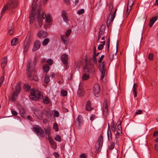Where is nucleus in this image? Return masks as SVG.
<instances>
[{
	"instance_id": "obj_57",
	"label": "nucleus",
	"mask_w": 158,
	"mask_h": 158,
	"mask_svg": "<svg viewBox=\"0 0 158 158\" xmlns=\"http://www.w3.org/2000/svg\"><path fill=\"white\" fill-rule=\"evenodd\" d=\"M11 112L13 115L15 116L17 115V112L14 110H11Z\"/></svg>"
},
{
	"instance_id": "obj_12",
	"label": "nucleus",
	"mask_w": 158,
	"mask_h": 158,
	"mask_svg": "<svg viewBox=\"0 0 158 158\" xmlns=\"http://www.w3.org/2000/svg\"><path fill=\"white\" fill-rule=\"evenodd\" d=\"M102 111L103 113L104 116L106 117L109 114L107 101L106 100H105L104 101L103 105Z\"/></svg>"
},
{
	"instance_id": "obj_40",
	"label": "nucleus",
	"mask_w": 158,
	"mask_h": 158,
	"mask_svg": "<svg viewBox=\"0 0 158 158\" xmlns=\"http://www.w3.org/2000/svg\"><path fill=\"white\" fill-rule=\"evenodd\" d=\"M50 81V77L49 76H46L45 77L44 81L46 83H48Z\"/></svg>"
},
{
	"instance_id": "obj_6",
	"label": "nucleus",
	"mask_w": 158,
	"mask_h": 158,
	"mask_svg": "<svg viewBox=\"0 0 158 158\" xmlns=\"http://www.w3.org/2000/svg\"><path fill=\"white\" fill-rule=\"evenodd\" d=\"M33 131L35 132L39 137H43L45 135V133L41 127L38 126L34 127Z\"/></svg>"
},
{
	"instance_id": "obj_39",
	"label": "nucleus",
	"mask_w": 158,
	"mask_h": 158,
	"mask_svg": "<svg viewBox=\"0 0 158 158\" xmlns=\"http://www.w3.org/2000/svg\"><path fill=\"white\" fill-rule=\"evenodd\" d=\"M117 131H119L120 132H122V128L121 124V123L118 124L117 127Z\"/></svg>"
},
{
	"instance_id": "obj_50",
	"label": "nucleus",
	"mask_w": 158,
	"mask_h": 158,
	"mask_svg": "<svg viewBox=\"0 0 158 158\" xmlns=\"http://www.w3.org/2000/svg\"><path fill=\"white\" fill-rule=\"evenodd\" d=\"M47 62L49 65H51L53 63V60L52 59H49L48 60Z\"/></svg>"
},
{
	"instance_id": "obj_46",
	"label": "nucleus",
	"mask_w": 158,
	"mask_h": 158,
	"mask_svg": "<svg viewBox=\"0 0 158 158\" xmlns=\"http://www.w3.org/2000/svg\"><path fill=\"white\" fill-rule=\"evenodd\" d=\"M104 44H100L98 46V49L99 50H102L104 47Z\"/></svg>"
},
{
	"instance_id": "obj_61",
	"label": "nucleus",
	"mask_w": 158,
	"mask_h": 158,
	"mask_svg": "<svg viewBox=\"0 0 158 158\" xmlns=\"http://www.w3.org/2000/svg\"><path fill=\"white\" fill-rule=\"evenodd\" d=\"M7 57L6 56H4L3 58V60L2 62H4L5 63H6L7 62Z\"/></svg>"
},
{
	"instance_id": "obj_13",
	"label": "nucleus",
	"mask_w": 158,
	"mask_h": 158,
	"mask_svg": "<svg viewBox=\"0 0 158 158\" xmlns=\"http://www.w3.org/2000/svg\"><path fill=\"white\" fill-rule=\"evenodd\" d=\"M60 59L64 65L65 66H67L69 60L68 55L66 54H63L61 55Z\"/></svg>"
},
{
	"instance_id": "obj_2",
	"label": "nucleus",
	"mask_w": 158,
	"mask_h": 158,
	"mask_svg": "<svg viewBox=\"0 0 158 158\" xmlns=\"http://www.w3.org/2000/svg\"><path fill=\"white\" fill-rule=\"evenodd\" d=\"M18 5V2L17 0H10L7 4H5L4 6L1 13V18L2 15L6 12V11L9 8H16Z\"/></svg>"
},
{
	"instance_id": "obj_19",
	"label": "nucleus",
	"mask_w": 158,
	"mask_h": 158,
	"mask_svg": "<svg viewBox=\"0 0 158 158\" xmlns=\"http://www.w3.org/2000/svg\"><path fill=\"white\" fill-rule=\"evenodd\" d=\"M106 27L105 25H102L100 29L99 33L98 39L100 38V37L102 36L104 32Z\"/></svg>"
},
{
	"instance_id": "obj_36",
	"label": "nucleus",
	"mask_w": 158,
	"mask_h": 158,
	"mask_svg": "<svg viewBox=\"0 0 158 158\" xmlns=\"http://www.w3.org/2000/svg\"><path fill=\"white\" fill-rule=\"evenodd\" d=\"M53 128L55 129L56 131H58L59 130L58 128V125L56 123H55L53 124Z\"/></svg>"
},
{
	"instance_id": "obj_64",
	"label": "nucleus",
	"mask_w": 158,
	"mask_h": 158,
	"mask_svg": "<svg viewBox=\"0 0 158 158\" xmlns=\"http://www.w3.org/2000/svg\"><path fill=\"white\" fill-rule=\"evenodd\" d=\"M53 155L56 158H58L59 156V154L57 152H54Z\"/></svg>"
},
{
	"instance_id": "obj_35",
	"label": "nucleus",
	"mask_w": 158,
	"mask_h": 158,
	"mask_svg": "<svg viewBox=\"0 0 158 158\" xmlns=\"http://www.w3.org/2000/svg\"><path fill=\"white\" fill-rule=\"evenodd\" d=\"M115 143L114 142H111L110 143V145H109V148L110 150L113 149L114 147Z\"/></svg>"
},
{
	"instance_id": "obj_15",
	"label": "nucleus",
	"mask_w": 158,
	"mask_h": 158,
	"mask_svg": "<svg viewBox=\"0 0 158 158\" xmlns=\"http://www.w3.org/2000/svg\"><path fill=\"white\" fill-rule=\"evenodd\" d=\"M40 42L38 40H36L34 43V47L32 49V51L34 52L39 49L40 46Z\"/></svg>"
},
{
	"instance_id": "obj_52",
	"label": "nucleus",
	"mask_w": 158,
	"mask_h": 158,
	"mask_svg": "<svg viewBox=\"0 0 158 158\" xmlns=\"http://www.w3.org/2000/svg\"><path fill=\"white\" fill-rule=\"evenodd\" d=\"M95 118V115L94 114H93L91 115L90 117V119L92 121L94 120Z\"/></svg>"
},
{
	"instance_id": "obj_31",
	"label": "nucleus",
	"mask_w": 158,
	"mask_h": 158,
	"mask_svg": "<svg viewBox=\"0 0 158 158\" xmlns=\"http://www.w3.org/2000/svg\"><path fill=\"white\" fill-rule=\"evenodd\" d=\"M43 102L46 104L50 102V100L49 98L47 97H44L43 98Z\"/></svg>"
},
{
	"instance_id": "obj_44",
	"label": "nucleus",
	"mask_w": 158,
	"mask_h": 158,
	"mask_svg": "<svg viewBox=\"0 0 158 158\" xmlns=\"http://www.w3.org/2000/svg\"><path fill=\"white\" fill-rule=\"evenodd\" d=\"M148 59L150 60H153V54L152 53H150L148 56Z\"/></svg>"
},
{
	"instance_id": "obj_17",
	"label": "nucleus",
	"mask_w": 158,
	"mask_h": 158,
	"mask_svg": "<svg viewBox=\"0 0 158 158\" xmlns=\"http://www.w3.org/2000/svg\"><path fill=\"white\" fill-rule=\"evenodd\" d=\"M61 15L64 22L67 23L69 21L67 16V12L65 10H62L61 11Z\"/></svg>"
},
{
	"instance_id": "obj_29",
	"label": "nucleus",
	"mask_w": 158,
	"mask_h": 158,
	"mask_svg": "<svg viewBox=\"0 0 158 158\" xmlns=\"http://www.w3.org/2000/svg\"><path fill=\"white\" fill-rule=\"evenodd\" d=\"M43 69L44 72L47 73L49 71V67L48 64H46L43 66Z\"/></svg>"
},
{
	"instance_id": "obj_43",
	"label": "nucleus",
	"mask_w": 158,
	"mask_h": 158,
	"mask_svg": "<svg viewBox=\"0 0 158 158\" xmlns=\"http://www.w3.org/2000/svg\"><path fill=\"white\" fill-rule=\"evenodd\" d=\"M54 115L56 117H58L59 116V112L56 110H54Z\"/></svg>"
},
{
	"instance_id": "obj_30",
	"label": "nucleus",
	"mask_w": 158,
	"mask_h": 158,
	"mask_svg": "<svg viewBox=\"0 0 158 158\" xmlns=\"http://www.w3.org/2000/svg\"><path fill=\"white\" fill-rule=\"evenodd\" d=\"M18 39L17 38L13 39L11 41V45L12 46H14L16 45L18 43Z\"/></svg>"
},
{
	"instance_id": "obj_58",
	"label": "nucleus",
	"mask_w": 158,
	"mask_h": 158,
	"mask_svg": "<svg viewBox=\"0 0 158 158\" xmlns=\"http://www.w3.org/2000/svg\"><path fill=\"white\" fill-rule=\"evenodd\" d=\"M109 10L110 11H111L113 9V5L111 3H110L109 5Z\"/></svg>"
},
{
	"instance_id": "obj_54",
	"label": "nucleus",
	"mask_w": 158,
	"mask_h": 158,
	"mask_svg": "<svg viewBox=\"0 0 158 158\" xmlns=\"http://www.w3.org/2000/svg\"><path fill=\"white\" fill-rule=\"evenodd\" d=\"M142 110H141L139 109L137 110L136 112V114H141L142 113Z\"/></svg>"
},
{
	"instance_id": "obj_7",
	"label": "nucleus",
	"mask_w": 158,
	"mask_h": 158,
	"mask_svg": "<svg viewBox=\"0 0 158 158\" xmlns=\"http://www.w3.org/2000/svg\"><path fill=\"white\" fill-rule=\"evenodd\" d=\"M38 1V0H33L32 6V10L30 12V16L31 15V16H30V22L34 21V17L35 15H36L35 13H37L35 12L34 13V11L35 8L36 7V3Z\"/></svg>"
},
{
	"instance_id": "obj_53",
	"label": "nucleus",
	"mask_w": 158,
	"mask_h": 158,
	"mask_svg": "<svg viewBox=\"0 0 158 158\" xmlns=\"http://www.w3.org/2000/svg\"><path fill=\"white\" fill-rule=\"evenodd\" d=\"M99 52H98L96 54H95V55H93V57L94 58V62L95 63L97 62L96 56H98L99 54Z\"/></svg>"
},
{
	"instance_id": "obj_38",
	"label": "nucleus",
	"mask_w": 158,
	"mask_h": 158,
	"mask_svg": "<svg viewBox=\"0 0 158 158\" xmlns=\"http://www.w3.org/2000/svg\"><path fill=\"white\" fill-rule=\"evenodd\" d=\"M55 139L57 141L60 142L61 141L60 136L59 135H56L55 138Z\"/></svg>"
},
{
	"instance_id": "obj_33",
	"label": "nucleus",
	"mask_w": 158,
	"mask_h": 158,
	"mask_svg": "<svg viewBox=\"0 0 158 158\" xmlns=\"http://www.w3.org/2000/svg\"><path fill=\"white\" fill-rule=\"evenodd\" d=\"M107 135L108 137V140L110 141L112 139V134L111 131H108Z\"/></svg>"
},
{
	"instance_id": "obj_10",
	"label": "nucleus",
	"mask_w": 158,
	"mask_h": 158,
	"mask_svg": "<svg viewBox=\"0 0 158 158\" xmlns=\"http://www.w3.org/2000/svg\"><path fill=\"white\" fill-rule=\"evenodd\" d=\"M93 90L94 95L96 97H98L100 94V86L98 84H96L94 85Z\"/></svg>"
},
{
	"instance_id": "obj_26",
	"label": "nucleus",
	"mask_w": 158,
	"mask_h": 158,
	"mask_svg": "<svg viewBox=\"0 0 158 158\" xmlns=\"http://www.w3.org/2000/svg\"><path fill=\"white\" fill-rule=\"evenodd\" d=\"M85 94V91H84L82 89H81L80 88L77 91V95H78L80 97H82Z\"/></svg>"
},
{
	"instance_id": "obj_27",
	"label": "nucleus",
	"mask_w": 158,
	"mask_h": 158,
	"mask_svg": "<svg viewBox=\"0 0 158 158\" xmlns=\"http://www.w3.org/2000/svg\"><path fill=\"white\" fill-rule=\"evenodd\" d=\"M133 93L134 94V97H137L136 86H135V84L134 83L133 87Z\"/></svg>"
},
{
	"instance_id": "obj_48",
	"label": "nucleus",
	"mask_w": 158,
	"mask_h": 158,
	"mask_svg": "<svg viewBox=\"0 0 158 158\" xmlns=\"http://www.w3.org/2000/svg\"><path fill=\"white\" fill-rule=\"evenodd\" d=\"M4 79V76H2L0 78V87L1 86L2 84Z\"/></svg>"
},
{
	"instance_id": "obj_23",
	"label": "nucleus",
	"mask_w": 158,
	"mask_h": 158,
	"mask_svg": "<svg viewBox=\"0 0 158 158\" xmlns=\"http://www.w3.org/2000/svg\"><path fill=\"white\" fill-rule=\"evenodd\" d=\"M61 38L64 44L66 45L68 44L67 40L69 39V37L65 35H61Z\"/></svg>"
},
{
	"instance_id": "obj_41",
	"label": "nucleus",
	"mask_w": 158,
	"mask_h": 158,
	"mask_svg": "<svg viewBox=\"0 0 158 158\" xmlns=\"http://www.w3.org/2000/svg\"><path fill=\"white\" fill-rule=\"evenodd\" d=\"M14 33V29L12 28L10 29L8 32V34L9 35H13Z\"/></svg>"
},
{
	"instance_id": "obj_5",
	"label": "nucleus",
	"mask_w": 158,
	"mask_h": 158,
	"mask_svg": "<svg viewBox=\"0 0 158 158\" xmlns=\"http://www.w3.org/2000/svg\"><path fill=\"white\" fill-rule=\"evenodd\" d=\"M30 98L33 100L36 101L40 99L41 96V92L39 90L34 89H31L30 90Z\"/></svg>"
},
{
	"instance_id": "obj_60",
	"label": "nucleus",
	"mask_w": 158,
	"mask_h": 158,
	"mask_svg": "<svg viewBox=\"0 0 158 158\" xmlns=\"http://www.w3.org/2000/svg\"><path fill=\"white\" fill-rule=\"evenodd\" d=\"M47 139H48L50 143L54 141L52 138L51 137H50L49 135H48V138H47Z\"/></svg>"
},
{
	"instance_id": "obj_9",
	"label": "nucleus",
	"mask_w": 158,
	"mask_h": 158,
	"mask_svg": "<svg viewBox=\"0 0 158 158\" xmlns=\"http://www.w3.org/2000/svg\"><path fill=\"white\" fill-rule=\"evenodd\" d=\"M103 143V137L102 135H101L99 136L98 141L95 145V148L97 152H99L101 151Z\"/></svg>"
},
{
	"instance_id": "obj_47",
	"label": "nucleus",
	"mask_w": 158,
	"mask_h": 158,
	"mask_svg": "<svg viewBox=\"0 0 158 158\" xmlns=\"http://www.w3.org/2000/svg\"><path fill=\"white\" fill-rule=\"evenodd\" d=\"M45 131L46 134L47 135H49L50 134V130L49 128H47L46 129H45Z\"/></svg>"
},
{
	"instance_id": "obj_24",
	"label": "nucleus",
	"mask_w": 158,
	"mask_h": 158,
	"mask_svg": "<svg viewBox=\"0 0 158 158\" xmlns=\"http://www.w3.org/2000/svg\"><path fill=\"white\" fill-rule=\"evenodd\" d=\"M106 65V62L103 61L101 64L99 66V70L100 71H106L105 67Z\"/></svg>"
},
{
	"instance_id": "obj_62",
	"label": "nucleus",
	"mask_w": 158,
	"mask_h": 158,
	"mask_svg": "<svg viewBox=\"0 0 158 158\" xmlns=\"http://www.w3.org/2000/svg\"><path fill=\"white\" fill-rule=\"evenodd\" d=\"M158 135V131H155L153 133V136L154 137H157Z\"/></svg>"
},
{
	"instance_id": "obj_4",
	"label": "nucleus",
	"mask_w": 158,
	"mask_h": 158,
	"mask_svg": "<svg viewBox=\"0 0 158 158\" xmlns=\"http://www.w3.org/2000/svg\"><path fill=\"white\" fill-rule=\"evenodd\" d=\"M40 12V10L39 9L37 12V13H35L36 15H35L34 19L33 21L30 22H30L31 24V23H32L35 20L36 21V19L40 27H41L42 26V19L46 17V15L45 12H44L43 14L41 15ZM31 15L30 16H31Z\"/></svg>"
},
{
	"instance_id": "obj_3",
	"label": "nucleus",
	"mask_w": 158,
	"mask_h": 158,
	"mask_svg": "<svg viewBox=\"0 0 158 158\" xmlns=\"http://www.w3.org/2000/svg\"><path fill=\"white\" fill-rule=\"evenodd\" d=\"M34 69V67L33 66V64L32 63V61L29 60L28 62L27 67V75L29 79L31 80H37V79H35L33 77L32 74Z\"/></svg>"
},
{
	"instance_id": "obj_28",
	"label": "nucleus",
	"mask_w": 158,
	"mask_h": 158,
	"mask_svg": "<svg viewBox=\"0 0 158 158\" xmlns=\"http://www.w3.org/2000/svg\"><path fill=\"white\" fill-rule=\"evenodd\" d=\"M50 41L49 39L46 38L42 42V44L43 45L45 46L47 45Z\"/></svg>"
},
{
	"instance_id": "obj_51",
	"label": "nucleus",
	"mask_w": 158,
	"mask_h": 158,
	"mask_svg": "<svg viewBox=\"0 0 158 158\" xmlns=\"http://www.w3.org/2000/svg\"><path fill=\"white\" fill-rule=\"evenodd\" d=\"M34 113L37 116H38V115L40 116V115L39 114H41V112L40 110H35V111H34Z\"/></svg>"
},
{
	"instance_id": "obj_32",
	"label": "nucleus",
	"mask_w": 158,
	"mask_h": 158,
	"mask_svg": "<svg viewBox=\"0 0 158 158\" xmlns=\"http://www.w3.org/2000/svg\"><path fill=\"white\" fill-rule=\"evenodd\" d=\"M24 89L26 91H29L31 89V86L28 84H25L24 85Z\"/></svg>"
},
{
	"instance_id": "obj_63",
	"label": "nucleus",
	"mask_w": 158,
	"mask_h": 158,
	"mask_svg": "<svg viewBox=\"0 0 158 158\" xmlns=\"http://www.w3.org/2000/svg\"><path fill=\"white\" fill-rule=\"evenodd\" d=\"M87 156L85 153L81 154L80 156V158H87Z\"/></svg>"
},
{
	"instance_id": "obj_16",
	"label": "nucleus",
	"mask_w": 158,
	"mask_h": 158,
	"mask_svg": "<svg viewBox=\"0 0 158 158\" xmlns=\"http://www.w3.org/2000/svg\"><path fill=\"white\" fill-rule=\"evenodd\" d=\"M82 64V62L81 60H77L75 61L74 66L75 70L76 71L80 69Z\"/></svg>"
},
{
	"instance_id": "obj_11",
	"label": "nucleus",
	"mask_w": 158,
	"mask_h": 158,
	"mask_svg": "<svg viewBox=\"0 0 158 158\" xmlns=\"http://www.w3.org/2000/svg\"><path fill=\"white\" fill-rule=\"evenodd\" d=\"M83 120L82 116L81 115H78L76 119V121L75 124L76 127L80 128L83 124Z\"/></svg>"
},
{
	"instance_id": "obj_45",
	"label": "nucleus",
	"mask_w": 158,
	"mask_h": 158,
	"mask_svg": "<svg viewBox=\"0 0 158 158\" xmlns=\"http://www.w3.org/2000/svg\"><path fill=\"white\" fill-rule=\"evenodd\" d=\"M72 30L71 29H68L66 32V35L68 36H69Z\"/></svg>"
},
{
	"instance_id": "obj_59",
	"label": "nucleus",
	"mask_w": 158,
	"mask_h": 158,
	"mask_svg": "<svg viewBox=\"0 0 158 158\" xmlns=\"http://www.w3.org/2000/svg\"><path fill=\"white\" fill-rule=\"evenodd\" d=\"M104 55H102L101 56V57H100V58H99V60H98V63H101L102 62V60L104 58Z\"/></svg>"
},
{
	"instance_id": "obj_14",
	"label": "nucleus",
	"mask_w": 158,
	"mask_h": 158,
	"mask_svg": "<svg viewBox=\"0 0 158 158\" xmlns=\"http://www.w3.org/2000/svg\"><path fill=\"white\" fill-rule=\"evenodd\" d=\"M134 3V1L133 0H129L127 3V14L128 15L130 12L132 8V7Z\"/></svg>"
},
{
	"instance_id": "obj_22",
	"label": "nucleus",
	"mask_w": 158,
	"mask_h": 158,
	"mask_svg": "<svg viewBox=\"0 0 158 158\" xmlns=\"http://www.w3.org/2000/svg\"><path fill=\"white\" fill-rule=\"evenodd\" d=\"M85 108L86 110L88 111L91 110L93 109V108L91 107V102L89 101H88L87 102Z\"/></svg>"
},
{
	"instance_id": "obj_20",
	"label": "nucleus",
	"mask_w": 158,
	"mask_h": 158,
	"mask_svg": "<svg viewBox=\"0 0 158 158\" xmlns=\"http://www.w3.org/2000/svg\"><path fill=\"white\" fill-rule=\"evenodd\" d=\"M29 47V44L28 42L25 41L23 45V53L25 54L27 53Z\"/></svg>"
},
{
	"instance_id": "obj_55",
	"label": "nucleus",
	"mask_w": 158,
	"mask_h": 158,
	"mask_svg": "<svg viewBox=\"0 0 158 158\" xmlns=\"http://www.w3.org/2000/svg\"><path fill=\"white\" fill-rule=\"evenodd\" d=\"M102 74L101 79H102L104 77L106 71H100Z\"/></svg>"
},
{
	"instance_id": "obj_25",
	"label": "nucleus",
	"mask_w": 158,
	"mask_h": 158,
	"mask_svg": "<svg viewBox=\"0 0 158 158\" xmlns=\"http://www.w3.org/2000/svg\"><path fill=\"white\" fill-rule=\"evenodd\" d=\"M117 10V9L116 8L114 12L113 15L112 14V11H111L110 13L109 14V16H110V21L111 22L113 21L115 17V14H116V12Z\"/></svg>"
},
{
	"instance_id": "obj_49",
	"label": "nucleus",
	"mask_w": 158,
	"mask_h": 158,
	"mask_svg": "<svg viewBox=\"0 0 158 158\" xmlns=\"http://www.w3.org/2000/svg\"><path fill=\"white\" fill-rule=\"evenodd\" d=\"M84 12V10L83 9H81L80 10H78L77 11V14L81 15L83 14Z\"/></svg>"
},
{
	"instance_id": "obj_21",
	"label": "nucleus",
	"mask_w": 158,
	"mask_h": 158,
	"mask_svg": "<svg viewBox=\"0 0 158 158\" xmlns=\"http://www.w3.org/2000/svg\"><path fill=\"white\" fill-rule=\"evenodd\" d=\"M157 17L156 16L153 17L150 19L149 23V26L150 27L152 26L154 23L157 20Z\"/></svg>"
},
{
	"instance_id": "obj_18",
	"label": "nucleus",
	"mask_w": 158,
	"mask_h": 158,
	"mask_svg": "<svg viewBox=\"0 0 158 158\" xmlns=\"http://www.w3.org/2000/svg\"><path fill=\"white\" fill-rule=\"evenodd\" d=\"M37 35L39 38H43L47 37L48 35V34L46 31H41L38 33Z\"/></svg>"
},
{
	"instance_id": "obj_56",
	"label": "nucleus",
	"mask_w": 158,
	"mask_h": 158,
	"mask_svg": "<svg viewBox=\"0 0 158 158\" xmlns=\"http://www.w3.org/2000/svg\"><path fill=\"white\" fill-rule=\"evenodd\" d=\"M122 132H120L119 131H117L115 137L117 139L119 137V135H120L121 134H122Z\"/></svg>"
},
{
	"instance_id": "obj_42",
	"label": "nucleus",
	"mask_w": 158,
	"mask_h": 158,
	"mask_svg": "<svg viewBox=\"0 0 158 158\" xmlns=\"http://www.w3.org/2000/svg\"><path fill=\"white\" fill-rule=\"evenodd\" d=\"M111 130L114 132H115L116 131V126L114 123L112 124L111 126Z\"/></svg>"
},
{
	"instance_id": "obj_37",
	"label": "nucleus",
	"mask_w": 158,
	"mask_h": 158,
	"mask_svg": "<svg viewBox=\"0 0 158 158\" xmlns=\"http://www.w3.org/2000/svg\"><path fill=\"white\" fill-rule=\"evenodd\" d=\"M61 94L62 96H65L67 95V92L66 90L62 89L61 91Z\"/></svg>"
},
{
	"instance_id": "obj_8",
	"label": "nucleus",
	"mask_w": 158,
	"mask_h": 158,
	"mask_svg": "<svg viewBox=\"0 0 158 158\" xmlns=\"http://www.w3.org/2000/svg\"><path fill=\"white\" fill-rule=\"evenodd\" d=\"M20 90L21 83H18L16 86L15 91L14 92L11 96V99L12 101H15L16 100V98L18 95Z\"/></svg>"
},
{
	"instance_id": "obj_34",
	"label": "nucleus",
	"mask_w": 158,
	"mask_h": 158,
	"mask_svg": "<svg viewBox=\"0 0 158 158\" xmlns=\"http://www.w3.org/2000/svg\"><path fill=\"white\" fill-rule=\"evenodd\" d=\"M46 22L48 23H50L51 21V19L50 16L48 15H47L45 19Z\"/></svg>"
},
{
	"instance_id": "obj_1",
	"label": "nucleus",
	"mask_w": 158,
	"mask_h": 158,
	"mask_svg": "<svg viewBox=\"0 0 158 158\" xmlns=\"http://www.w3.org/2000/svg\"><path fill=\"white\" fill-rule=\"evenodd\" d=\"M83 69L84 72L88 73V74H87L86 73L84 74L82 77L83 80L85 81L88 79L89 78V75L91 76L94 75L95 69L94 65L86 64L83 67Z\"/></svg>"
}]
</instances>
